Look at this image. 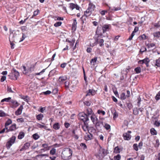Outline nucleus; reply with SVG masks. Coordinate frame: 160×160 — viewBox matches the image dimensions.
Masks as SVG:
<instances>
[{"instance_id": "obj_41", "label": "nucleus", "mask_w": 160, "mask_h": 160, "mask_svg": "<svg viewBox=\"0 0 160 160\" xmlns=\"http://www.w3.org/2000/svg\"><path fill=\"white\" fill-rule=\"evenodd\" d=\"M121 158V157L120 154H118L117 155L114 156L113 158L114 160H120Z\"/></svg>"}, {"instance_id": "obj_31", "label": "nucleus", "mask_w": 160, "mask_h": 160, "mask_svg": "<svg viewBox=\"0 0 160 160\" xmlns=\"http://www.w3.org/2000/svg\"><path fill=\"white\" fill-rule=\"evenodd\" d=\"M24 136V133L23 132H20L19 135L18 136V138L19 139H21Z\"/></svg>"}, {"instance_id": "obj_13", "label": "nucleus", "mask_w": 160, "mask_h": 160, "mask_svg": "<svg viewBox=\"0 0 160 160\" xmlns=\"http://www.w3.org/2000/svg\"><path fill=\"white\" fill-rule=\"evenodd\" d=\"M17 35L16 32H14L13 33V32L10 33V35L9 37V40L10 42H11V40L12 41H14V38Z\"/></svg>"}, {"instance_id": "obj_16", "label": "nucleus", "mask_w": 160, "mask_h": 160, "mask_svg": "<svg viewBox=\"0 0 160 160\" xmlns=\"http://www.w3.org/2000/svg\"><path fill=\"white\" fill-rule=\"evenodd\" d=\"M42 147L44 149H42V150H45V151L48 150L50 149V147L48 146V144H43L42 145Z\"/></svg>"}, {"instance_id": "obj_26", "label": "nucleus", "mask_w": 160, "mask_h": 160, "mask_svg": "<svg viewBox=\"0 0 160 160\" xmlns=\"http://www.w3.org/2000/svg\"><path fill=\"white\" fill-rule=\"evenodd\" d=\"M155 65L158 67H160V58L155 60Z\"/></svg>"}, {"instance_id": "obj_21", "label": "nucleus", "mask_w": 160, "mask_h": 160, "mask_svg": "<svg viewBox=\"0 0 160 160\" xmlns=\"http://www.w3.org/2000/svg\"><path fill=\"white\" fill-rule=\"evenodd\" d=\"M60 128V125L58 123H55L53 125V128L55 130H58Z\"/></svg>"}, {"instance_id": "obj_60", "label": "nucleus", "mask_w": 160, "mask_h": 160, "mask_svg": "<svg viewBox=\"0 0 160 160\" xmlns=\"http://www.w3.org/2000/svg\"><path fill=\"white\" fill-rule=\"evenodd\" d=\"M5 115V113L2 111H0V117H3Z\"/></svg>"}, {"instance_id": "obj_56", "label": "nucleus", "mask_w": 160, "mask_h": 160, "mask_svg": "<svg viewBox=\"0 0 160 160\" xmlns=\"http://www.w3.org/2000/svg\"><path fill=\"white\" fill-rule=\"evenodd\" d=\"M37 126L40 128H43L45 129H46L47 127L44 125L40 124H38Z\"/></svg>"}, {"instance_id": "obj_30", "label": "nucleus", "mask_w": 160, "mask_h": 160, "mask_svg": "<svg viewBox=\"0 0 160 160\" xmlns=\"http://www.w3.org/2000/svg\"><path fill=\"white\" fill-rule=\"evenodd\" d=\"M22 70L23 73L24 74H26L29 72V70H27L24 66L22 67Z\"/></svg>"}, {"instance_id": "obj_51", "label": "nucleus", "mask_w": 160, "mask_h": 160, "mask_svg": "<svg viewBox=\"0 0 160 160\" xmlns=\"http://www.w3.org/2000/svg\"><path fill=\"white\" fill-rule=\"evenodd\" d=\"M33 137L34 139L37 140L39 138V136L38 134L36 133L33 135Z\"/></svg>"}, {"instance_id": "obj_40", "label": "nucleus", "mask_w": 160, "mask_h": 160, "mask_svg": "<svg viewBox=\"0 0 160 160\" xmlns=\"http://www.w3.org/2000/svg\"><path fill=\"white\" fill-rule=\"evenodd\" d=\"M96 33L98 35V37L102 35V34L100 33V30L99 29L98 27L97 28V30L96 31Z\"/></svg>"}, {"instance_id": "obj_2", "label": "nucleus", "mask_w": 160, "mask_h": 160, "mask_svg": "<svg viewBox=\"0 0 160 160\" xmlns=\"http://www.w3.org/2000/svg\"><path fill=\"white\" fill-rule=\"evenodd\" d=\"M16 137L12 136L10 138V140L7 143L6 145L8 149H9L15 141Z\"/></svg>"}, {"instance_id": "obj_24", "label": "nucleus", "mask_w": 160, "mask_h": 160, "mask_svg": "<svg viewBox=\"0 0 160 160\" xmlns=\"http://www.w3.org/2000/svg\"><path fill=\"white\" fill-rule=\"evenodd\" d=\"M150 133L152 135H156L157 134V131L154 128H152L150 130Z\"/></svg>"}, {"instance_id": "obj_34", "label": "nucleus", "mask_w": 160, "mask_h": 160, "mask_svg": "<svg viewBox=\"0 0 160 160\" xmlns=\"http://www.w3.org/2000/svg\"><path fill=\"white\" fill-rule=\"evenodd\" d=\"M11 98L10 97H8L7 98H5L4 99H2L1 101V102H10V100L11 99Z\"/></svg>"}, {"instance_id": "obj_36", "label": "nucleus", "mask_w": 160, "mask_h": 160, "mask_svg": "<svg viewBox=\"0 0 160 160\" xmlns=\"http://www.w3.org/2000/svg\"><path fill=\"white\" fill-rule=\"evenodd\" d=\"M43 117V115L42 114H39L37 116V118L39 120H41Z\"/></svg>"}, {"instance_id": "obj_35", "label": "nucleus", "mask_w": 160, "mask_h": 160, "mask_svg": "<svg viewBox=\"0 0 160 160\" xmlns=\"http://www.w3.org/2000/svg\"><path fill=\"white\" fill-rule=\"evenodd\" d=\"M16 125L15 124H13L10 127L9 130V131H12L16 129Z\"/></svg>"}, {"instance_id": "obj_58", "label": "nucleus", "mask_w": 160, "mask_h": 160, "mask_svg": "<svg viewBox=\"0 0 160 160\" xmlns=\"http://www.w3.org/2000/svg\"><path fill=\"white\" fill-rule=\"evenodd\" d=\"M7 90L9 92H14L12 90L11 88L9 86H8Z\"/></svg>"}, {"instance_id": "obj_18", "label": "nucleus", "mask_w": 160, "mask_h": 160, "mask_svg": "<svg viewBox=\"0 0 160 160\" xmlns=\"http://www.w3.org/2000/svg\"><path fill=\"white\" fill-rule=\"evenodd\" d=\"M88 124L86 122H84L83 126H82V128L84 131H86L88 130Z\"/></svg>"}, {"instance_id": "obj_3", "label": "nucleus", "mask_w": 160, "mask_h": 160, "mask_svg": "<svg viewBox=\"0 0 160 160\" xmlns=\"http://www.w3.org/2000/svg\"><path fill=\"white\" fill-rule=\"evenodd\" d=\"M79 117L81 120L84 122H86L88 121L89 119L88 115L84 113H81L79 114Z\"/></svg>"}, {"instance_id": "obj_32", "label": "nucleus", "mask_w": 160, "mask_h": 160, "mask_svg": "<svg viewBox=\"0 0 160 160\" xmlns=\"http://www.w3.org/2000/svg\"><path fill=\"white\" fill-rule=\"evenodd\" d=\"M127 97L126 96L125 93L124 92L122 93L120 95V98L122 100H125L126 98Z\"/></svg>"}, {"instance_id": "obj_48", "label": "nucleus", "mask_w": 160, "mask_h": 160, "mask_svg": "<svg viewBox=\"0 0 160 160\" xmlns=\"http://www.w3.org/2000/svg\"><path fill=\"white\" fill-rule=\"evenodd\" d=\"M155 46V44L154 43H150L147 45V46L148 48H153Z\"/></svg>"}, {"instance_id": "obj_15", "label": "nucleus", "mask_w": 160, "mask_h": 160, "mask_svg": "<svg viewBox=\"0 0 160 160\" xmlns=\"http://www.w3.org/2000/svg\"><path fill=\"white\" fill-rule=\"evenodd\" d=\"M95 8V6L92 3H89L88 8V9L91 12L93 11Z\"/></svg>"}, {"instance_id": "obj_33", "label": "nucleus", "mask_w": 160, "mask_h": 160, "mask_svg": "<svg viewBox=\"0 0 160 160\" xmlns=\"http://www.w3.org/2000/svg\"><path fill=\"white\" fill-rule=\"evenodd\" d=\"M9 131V130L8 129V128L5 127V128L3 129L1 131H0V133L2 134L4 133V132H8Z\"/></svg>"}, {"instance_id": "obj_42", "label": "nucleus", "mask_w": 160, "mask_h": 160, "mask_svg": "<svg viewBox=\"0 0 160 160\" xmlns=\"http://www.w3.org/2000/svg\"><path fill=\"white\" fill-rule=\"evenodd\" d=\"M114 152L118 153L120 152V149L118 146L116 147L114 149Z\"/></svg>"}, {"instance_id": "obj_43", "label": "nucleus", "mask_w": 160, "mask_h": 160, "mask_svg": "<svg viewBox=\"0 0 160 160\" xmlns=\"http://www.w3.org/2000/svg\"><path fill=\"white\" fill-rule=\"evenodd\" d=\"M135 71L136 72V73H139L141 72V68L139 67L136 68L135 69Z\"/></svg>"}, {"instance_id": "obj_17", "label": "nucleus", "mask_w": 160, "mask_h": 160, "mask_svg": "<svg viewBox=\"0 0 160 160\" xmlns=\"http://www.w3.org/2000/svg\"><path fill=\"white\" fill-rule=\"evenodd\" d=\"M30 146V143L28 142L26 143L25 144H24L22 148L21 149V150L22 151L23 150H26L28 149Z\"/></svg>"}, {"instance_id": "obj_25", "label": "nucleus", "mask_w": 160, "mask_h": 160, "mask_svg": "<svg viewBox=\"0 0 160 160\" xmlns=\"http://www.w3.org/2000/svg\"><path fill=\"white\" fill-rule=\"evenodd\" d=\"M87 113L88 114L87 115L88 117H89L90 115H91L92 114V111L91 108H88L87 109Z\"/></svg>"}, {"instance_id": "obj_52", "label": "nucleus", "mask_w": 160, "mask_h": 160, "mask_svg": "<svg viewBox=\"0 0 160 160\" xmlns=\"http://www.w3.org/2000/svg\"><path fill=\"white\" fill-rule=\"evenodd\" d=\"M113 115V118L114 119H115L118 116V114L115 111L114 112Z\"/></svg>"}, {"instance_id": "obj_50", "label": "nucleus", "mask_w": 160, "mask_h": 160, "mask_svg": "<svg viewBox=\"0 0 160 160\" xmlns=\"http://www.w3.org/2000/svg\"><path fill=\"white\" fill-rule=\"evenodd\" d=\"M62 23L61 22H59L55 23L54 24V26L55 27H58L59 26H60L62 24Z\"/></svg>"}, {"instance_id": "obj_28", "label": "nucleus", "mask_w": 160, "mask_h": 160, "mask_svg": "<svg viewBox=\"0 0 160 160\" xmlns=\"http://www.w3.org/2000/svg\"><path fill=\"white\" fill-rule=\"evenodd\" d=\"M97 60V57H95L94 58L92 59L90 62L91 64L94 65H95V63L96 62Z\"/></svg>"}, {"instance_id": "obj_8", "label": "nucleus", "mask_w": 160, "mask_h": 160, "mask_svg": "<svg viewBox=\"0 0 160 160\" xmlns=\"http://www.w3.org/2000/svg\"><path fill=\"white\" fill-rule=\"evenodd\" d=\"M150 62V60L148 58H146L144 59L141 60L139 61L138 62L140 64L145 63L147 66L148 67L149 66L148 63Z\"/></svg>"}, {"instance_id": "obj_62", "label": "nucleus", "mask_w": 160, "mask_h": 160, "mask_svg": "<svg viewBox=\"0 0 160 160\" xmlns=\"http://www.w3.org/2000/svg\"><path fill=\"white\" fill-rule=\"evenodd\" d=\"M154 26L157 28L159 27H160V21H158V23H155Z\"/></svg>"}, {"instance_id": "obj_9", "label": "nucleus", "mask_w": 160, "mask_h": 160, "mask_svg": "<svg viewBox=\"0 0 160 160\" xmlns=\"http://www.w3.org/2000/svg\"><path fill=\"white\" fill-rule=\"evenodd\" d=\"M91 120L93 122V124L96 123L98 120L97 116L93 114H92L90 116Z\"/></svg>"}, {"instance_id": "obj_46", "label": "nucleus", "mask_w": 160, "mask_h": 160, "mask_svg": "<svg viewBox=\"0 0 160 160\" xmlns=\"http://www.w3.org/2000/svg\"><path fill=\"white\" fill-rule=\"evenodd\" d=\"M104 127L107 130H108L110 129L111 127L107 123H105Z\"/></svg>"}, {"instance_id": "obj_38", "label": "nucleus", "mask_w": 160, "mask_h": 160, "mask_svg": "<svg viewBox=\"0 0 160 160\" xmlns=\"http://www.w3.org/2000/svg\"><path fill=\"white\" fill-rule=\"evenodd\" d=\"M56 152V149L55 148H53L50 150V153L51 155H54L55 154Z\"/></svg>"}, {"instance_id": "obj_37", "label": "nucleus", "mask_w": 160, "mask_h": 160, "mask_svg": "<svg viewBox=\"0 0 160 160\" xmlns=\"http://www.w3.org/2000/svg\"><path fill=\"white\" fill-rule=\"evenodd\" d=\"M104 40L103 39H102L99 40L98 43L99 44L100 46L102 47L104 45Z\"/></svg>"}, {"instance_id": "obj_57", "label": "nucleus", "mask_w": 160, "mask_h": 160, "mask_svg": "<svg viewBox=\"0 0 160 160\" xmlns=\"http://www.w3.org/2000/svg\"><path fill=\"white\" fill-rule=\"evenodd\" d=\"M154 124L156 126L158 127L160 125V122H159V121H156L154 123Z\"/></svg>"}, {"instance_id": "obj_6", "label": "nucleus", "mask_w": 160, "mask_h": 160, "mask_svg": "<svg viewBox=\"0 0 160 160\" xmlns=\"http://www.w3.org/2000/svg\"><path fill=\"white\" fill-rule=\"evenodd\" d=\"M111 26L110 24H105L102 26V32L105 33L107 31H108L110 29Z\"/></svg>"}, {"instance_id": "obj_14", "label": "nucleus", "mask_w": 160, "mask_h": 160, "mask_svg": "<svg viewBox=\"0 0 160 160\" xmlns=\"http://www.w3.org/2000/svg\"><path fill=\"white\" fill-rule=\"evenodd\" d=\"M87 93L86 96L90 95H94L96 93V92L93 89H89L88 91L87 92Z\"/></svg>"}, {"instance_id": "obj_29", "label": "nucleus", "mask_w": 160, "mask_h": 160, "mask_svg": "<svg viewBox=\"0 0 160 160\" xmlns=\"http://www.w3.org/2000/svg\"><path fill=\"white\" fill-rule=\"evenodd\" d=\"M92 135L89 133V134H88L85 136L86 139L87 140H89L92 139Z\"/></svg>"}, {"instance_id": "obj_12", "label": "nucleus", "mask_w": 160, "mask_h": 160, "mask_svg": "<svg viewBox=\"0 0 160 160\" xmlns=\"http://www.w3.org/2000/svg\"><path fill=\"white\" fill-rule=\"evenodd\" d=\"M92 12L90 11L88 9L84 12V15L82 17V18H83L84 17H86L90 16L92 14Z\"/></svg>"}, {"instance_id": "obj_20", "label": "nucleus", "mask_w": 160, "mask_h": 160, "mask_svg": "<svg viewBox=\"0 0 160 160\" xmlns=\"http://www.w3.org/2000/svg\"><path fill=\"white\" fill-rule=\"evenodd\" d=\"M45 69H43L41 72L39 73H36L33 74V75H32L30 76V77H32V78L34 76L36 75H41L42 74L43 72H44L45 71Z\"/></svg>"}, {"instance_id": "obj_64", "label": "nucleus", "mask_w": 160, "mask_h": 160, "mask_svg": "<svg viewBox=\"0 0 160 160\" xmlns=\"http://www.w3.org/2000/svg\"><path fill=\"white\" fill-rule=\"evenodd\" d=\"M98 114L102 113L103 115H104L105 114V112L104 111L100 110H98Z\"/></svg>"}, {"instance_id": "obj_19", "label": "nucleus", "mask_w": 160, "mask_h": 160, "mask_svg": "<svg viewBox=\"0 0 160 160\" xmlns=\"http://www.w3.org/2000/svg\"><path fill=\"white\" fill-rule=\"evenodd\" d=\"M67 79V78L66 76H62L60 77L59 78L58 80L59 82L62 83L64 81L66 80Z\"/></svg>"}, {"instance_id": "obj_59", "label": "nucleus", "mask_w": 160, "mask_h": 160, "mask_svg": "<svg viewBox=\"0 0 160 160\" xmlns=\"http://www.w3.org/2000/svg\"><path fill=\"white\" fill-rule=\"evenodd\" d=\"M156 99L158 100L160 99V92H159L156 96Z\"/></svg>"}, {"instance_id": "obj_47", "label": "nucleus", "mask_w": 160, "mask_h": 160, "mask_svg": "<svg viewBox=\"0 0 160 160\" xmlns=\"http://www.w3.org/2000/svg\"><path fill=\"white\" fill-rule=\"evenodd\" d=\"M133 147L134 149H135L136 151H137L138 150V144L136 143L134 144L133 145Z\"/></svg>"}, {"instance_id": "obj_39", "label": "nucleus", "mask_w": 160, "mask_h": 160, "mask_svg": "<svg viewBox=\"0 0 160 160\" xmlns=\"http://www.w3.org/2000/svg\"><path fill=\"white\" fill-rule=\"evenodd\" d=\"M12 122V120L10 119H8L5 123V127H6L7 126L9 125Z\"/></svg>"}, {"instance_id": "obj_10", "label": "nucleus", "mask_w": 160, "mask_h": 160, "mask_svg": "<svg viewBox=\"0 0 160 160\" xmlns=\"http://www.w3.org/2000/svg\"><path fill=\"white\" fill-rule=\"evenodd\" d=\"M69 8L72 10H73L74 8H76L77 10H79V7L77 4H75L73 3L69 4Z\"/></svg>"}, {"instance_id": "obj_54", "label": "nucleus", "mask_w": 160, "mask_h": 160, "mask_svg": "<svg viewBox=\"0 0 160 160\" xmlns=\"http://www.w3.org/2000/svg\"><path fill=\"white\" fill-rule=\"evenodd\" d=\"M42 93L44 95H47L49 94H50L51 93V91L49 90H48L46 92H43Z\"/></svg>"}, {"instance_id": "obj_1", "label": "nucleus", "mask_w": 160, "mask_h": 160, "mask_svg": "<svg viewBox=\"0 0 160 160\" xmlns=\"http://www.w3.org/2000/svg\"><path fill=\"white\" fill-rule=\"evenodd\" d=\"M72 150L68 148L63 149L61 153L62 158L64 160H68L72 158Z\"/></svg>"}, {"instance_id": "obj_55", "label": "nucleus", "mask_w": 160, "mask_h": 160, "mask_svg": "<svg viewBox=\"0 0 160 160\" xmlns=\"http://www.w3.org/2000/svg\"><path fill=\"white\" fill-rule=\"evenodd\" d=\"M137 100L138 101V102H137V103H137L138 106V107H140V102H141V98H140V97H139L138 98Z\"/></svg>"}, {"instance_id": "obj_27", "label": "nucleus", "mask_w": 160, "mask_h": 160, "mask_svg": "<svg viewBox=\"0 0 160 160\" xmlns=\"http://www.w3.org/2000/svg\"><path fill=\"white\" fill-rule=\"evenodd\" d=\"M133 114L136 115H137L139 113V111L138 108H134L133 109Z\"/></svg>"}, {"instance_id": "obj_5", "label": "nucleus", "mask_w": 160, "mask_h": 160, "mask_svg": "<svg viewBox=\"0 0 160 160\" xmlns=\"http://www.w3.org/2000/svg\"><path fill=\"white\" fill-rule=\"evenodd\" d=\"M12 72L14 73L15 74V78H14L13 76H11V75H9V76L10 77V78L12 79L15 80H17L19 76V72L18 71H16L15 69L13 68L12 71Z\"/></svg>"}, {"instance_id": "obj_4", "label": "nucleus", "mask_w": 160, "mask_h": 160, "mask_svg": "<svg viewBox=\"0 0 160 160\" xmlns=\"http://www.w3.org/2000/svg\"><path fill=\"white\" fill-rule=\"evenodd\" d=\"M131 131H128L127 132L124 133L123 134V137L124 140L129 141L131 139V136L130 133H131Z\"/></svg>"}, {"instance_id": "obj_22", "label": "nucleus", "mask_w": 160, "mask_h": 160, "mask_svg": "<svg viewBox=\"0 0 160 160\" xmlns=\"http://www.w3.org/2000/svg\"><path fill=\"white\" fill-rule=\"evenodd\" d=\"M10 102L13 105L14 107H16L18 106V103L15 100H11L10 101Z\"/></svg>"}, {"instance_id": "obj_45", "label": "nucleus", "mask_w": 160, "mask_h": 160, "mask_svg": "<svg viewBox=\"0 0 160 160\" xmlns=\"http://www.w3.org/2000/svg\"><path fill=\"white\" fill-rule=\"evenodd\" d=\"M154 37L159 38L160 37V32H156L154 33Z\"/></svg>"}, {"instance_id": "obj_63", "label": "nucleus", "mask_w": 160, "mask_h": 160, "mask_svg": "<svg viewBox=\"0 0 160 160\" xmlns=\"http://www.w3.org/2000/svg\"><path fill=\"white\" fill-rule=\"evenodd\" d=\"M77 24V22L76 21V20L75 19H74L73 21V22L72 24V27L75 28Z\"/></svg>"}, {"instance_id": "obj_49", "label": "nucleus", "mask_w": 160, "mask_h": 160, "mask_svg": "<svg viewBox=\"0 0 160 160\" xmlns=\"http://www.w3.org/2000/svg\"><path fill=\"white\" fill-rule=\"evenodd\" d=\"M80 146L81 147H82L83 149L84 150L86 149L87 148V147L86 145L84 143H81L80 144Z\"/></svg>"}, {"instance_id": "obj_44", "label": "nucleus", "mask_w": 160, "mask_h": 160, "mask_svg": "<svg viewBox=\"0 0 160 160\" xmlns=\"http://www.w3.org/2000/svg\"><path fill=\"white\" fill-rule=\"evenodd\" d=\"M39 12V11L38 10H37L36 11H35L33 12V15L31 18H32L34 16L37 15L38 14Z\"/></svg>"}, {"instance_id": "obj_23", "label": "nucleus", "mask_w": 160, "mask_h": 160, "mask_svg": "<svg viewBox=\"0 0 160 160\" xmlns=\"http://www.w3.org/2000/svg\"><path fill=\"white\" fill-rule=\"evenodd\" d=\"M105 150L102 148H101L99 149V155L103 156V155H104L105 154L104 153Z\"/></svg>"}, {"instance_id": "obj_53", "label": "nucleus", "mask_w": 160, "mask_h": 160, "mask_svg": "<svg viewBox=\"0 0 160 160\" xmlns=\"http://www.w3.org/2000/svg\"><path fill=\"white\" fill-rule=\"evenodd\" d=\"M84 104L87 106H90L91 104V102L90 101H85L84 102Z\"/></svg>"}, {"instance_id": "obj_61", "label": "nucleus", "mask_w": 160, "mask_h": 160, "mask_svg": "<svg viewBox=\"0 0 160 160\" xmlns=\"http://www.w3.org/2000/svg\"><path fill=\"white\" fill-rule=\"evenodd\" d=\"M13 41H12L11 40L10 42V45L11 46V48L12 49H13L14 48V45H15L14 44L13 42Z\"/></svg>"}, {"instance_id": "obj_7", "label": "nucleus", "mask_w": 160, "mask_h": 160, "mask_svg": "<svg viewBox=\"0 0 160 160\" xmlns=\"http://www.w3.org/2000/svg\"><path fill=\"white\" fill-rule=\"evenodd\" d=\"M98 42V39L96 38L95 39H90V46L93 47L95 45H96Z\"/></svg>"}, {"instance_id": "obj_11", "label": "nucleus", "mask_w": 160, "mask_h": 160, "mask_svg": "<svg viewBox=\"0 0 160 160\" xmlns=\"http://www.w3.org/2000/svg\"><path fill=\"white\" fill-rule=\"evenodd\" d=\"M23 109V106L21 105L17 110L15 112V114L16 115L18 116L21 114L22 112V110Z\"/></svg>"}]
</instances>
